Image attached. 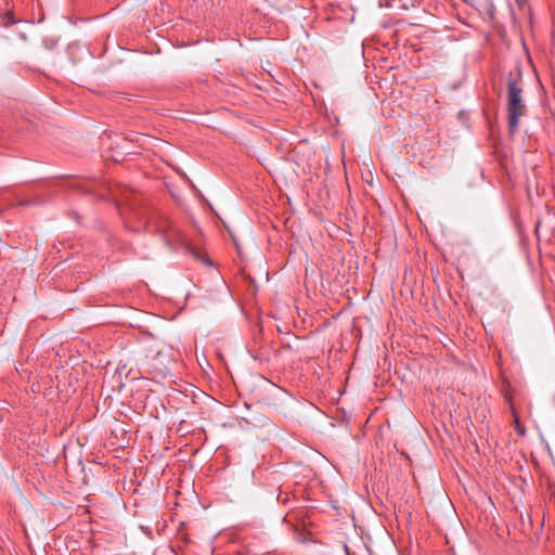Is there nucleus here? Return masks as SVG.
I'll list each match as a JSON object with an SVG mask.
<instances>
[{
	"label": "nucleus",
	"instance_id": "f257e3e1",
	"mask_svg": "<svg viewBox=\"0 0 555 555\" xmlns=\"http://www.w3.org/2000/svg\"><path fill=\"white\" fill-rule=\"evenodd\" d=\"M522 93V74L519 68H516L509 73L506 82V114L508 129L512 134L518 130L520 118L527 112Z\"/></svg>",
	"mask_w": 555,
	"mask_h": 555
},
{
	"label": "nucleus",
	"instance_id": "f03ea898",
	"mask_svg": "<svg viewBox=\"0 0 555 555\" xmlns=\"http://www.w3.org/2000/svg\"><path fill=\"white\" fill-rule=\"evenodd\" d=\"M168 363L169 358L160 351L150 350L145 354V372L149 373L153 379H163L169 374Z\"/></svg>",
	"mask_w": 555,
	"mask_h": 555
},
{
	"label": "nucleus",
	"instance_id": "7ed1b4c3",
	"mask_svg": "<svg viewBox=\"0 0 555 555\" xmlns=\"http://www.w3.org/2000/svg\"><path fill=\"white\" fill-rule=\"evenodd\" d=\"M552 220H555V215L547 214L544 218H541L535 223V233L540 236L542 233L546 234L548 232V224Z\"/></svg>",
	"mask_w": 555,
	"mask_h": 555
},
{
	"label": "nucleus",
	"instance_id": "20e7f679",
	"mask_svg": "<svg viewBox=\"0 0 555 555\" xmlns=\"http://www.w3.org/2000/svg\"><path fill=\"white\" fill-rule=\"evenodd\" d=\"M287 500L288 499L286 496L285 498H281V495L278 496V501H281L284 504L287 502Z\"/></svg>",
	"mask_w": 555,
	"mask_h": 555
},
{
	"label": "nucleus",
	"instance_id": "39448f33",
	"mask_svg": "<svg viewBox=\"0 0 555 555\" xmlns=\"http://www.w3.org/2000/svg\"><path fill=\"white\" fill-rule=\"evenodd\" d=\"M519 5H522L527 0H515Z\"/></svg>",
	"mask_w": 555,
	"mask_h": 555
}]
</instances>
